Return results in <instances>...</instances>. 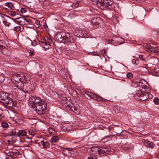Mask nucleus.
I'll use <instances>...</instances> for the list:
<instances>
[{"mask_svg": "<svg viewBox=\"0 0 159 159\" xmlns=\"http://www.w3.org/2000/svg\"><path fill=\"white\" fill-rule=\"evenodd\" d=\"M0 99L2 100V103L7 107H11L15 105V102L9 96V94L7 93L0 92Z\"/></svg>", "mask_w": 159, "mask_h": 159, "instance_id": "1", "label": "nucleus"}, {"mask_svg": "<svg viewBox=\"0 0 159 159\" xmlns=\"http://www.w3.org/2000/svg\"><path fill=\"white\" fill-rule=\"evenodd\" d=\"M103 1L102 0H92V2L93 4L98 7L101 8V7H105L107 9H109V1L108 0H105Z\"/></svg>", "mask_w": 159, "mask_h": 159, "instance_id": "2", "label": "nucleus"}, {"mask_svg": "<svg viewBox=\"0 0 159 159\" xmlns=\"http://www.w3.org/2000/svg\"><path fill=\"white\" fill-rule=\"evenodd\" d=\"M37 112H42L46 109L47 107V103L40 98V101L37 102L34 106Z\"/></svg>", "mask_w": 159, "mask_h": 159, "instance_id": "3", "label": "nucleus"}, {"mask_svg": "<svg viewBox=\"0 0 159 159\" xmlns=\"http://www.w3.org/2000/svg\"><path fill=\"white\" fill-rule=\"evenodd\" d=\"M52 42V39L49 38H45L44 41L40 42L39 44L42 46L45 50H48L51 48L50 43Z\"/></svg>", "mask_w": 159, "mask_h": 159, "instance_id": "4", "label": "nucleus"}, {"mask_svg": "<svg viewBox=\"0 0 159 159\" xmlns=\"http://www.w3.org/2000/svg\"><path fill=\"white\" fill-rule=\"evenodd\" d=\"M20 75L22 78V81H23L25 86H28L30 84L31 78L30 76L23 72H20Z\"/></svg>", "mask_w": 159, "mask_h": 159, "instance_id": "5", "label": "nucleus"}, {"mask_svg": "<svg viewBox=\"0 0 159 159\" xmlns=\"http://www.w3.org/2000/svg\"><path fill=\"white\" fill-rule=\"evenodd\" d=\"M9 46L4 41L0 40V52L4 54H7L8 52Z\"/></svg>", "mask_w": 159, "mask_h": 159, "instance_id": "6", "label": "nucleus"}, {"mask_svg": "<svg viewBox=\"0 0 159 159\" xmlns=\"http://www.w3.org/2000/svg\"><path fill=\"white\" fill-rule=\"evenodd\" d=\"M85 93L89 97L94 100L102 101H105V99L100 97L98 94H94L92 92H89L88 91H85Z\"/></svg>", "mask_w": 159, "mask_h": 159, "instance_id": "7", "label": "nucleus"}, {"mask_svg": "<svg viewBox=\"0 0 159 159\" xmlns=\"http://www.w3.org/2000/svg\"><path fill=\"white\" fill-rule=\"evenodd\" d=\"M145 47L147 49H148V52L159 54V47H153L149 44H146Z\"/></svg>", "mask_w": 159, "mask_h": 159, "instance_id": "8", "label": "nucleus"}, {"mask_svg": "<svg viewBox=\"0 0 159 159\" xmlns=\"http://www.w3.org/2000/svg\"><path fill=\"white\" fill-rule=\"evenodd\" d=\"M3 23L5 25L9 26L10 25V22L12 19V18L6 15H2L1 16Z\"/></svg>", "mask_w": 159, "mask_h": 159, "instance_id": "9", "label": "nucleus"}, {"mask_svg": "<svg viewBox=\"0 0 159 159\" xmlns=\"http://www.w3.org/2000/svg\"><path fill=\"white\" fill-rule=\"evenodd\" d=\"M136 95L139 98V99L142 101H144L148 98V92H142L141 91H138Z\"/></svg>", "mask_w": 159, "mask_h": 159, "instance_id": "10", "label": "nucleus"}, {"mask_svg": "<svg viewBox=\"0 0 159 159\" xmlns=\"http://www.w3.org/2000/svg\"><path fill=\"white\" fill-rule=\"evenodd\" d=\"M20 72L15 73L11 76V80L15 84L17 83V82L22 80V78L20 75Z\"/></svg>", "mask_w": 159, "mask_h": 159, "instance_id": "11", "label": "nucleus"}, {"mask_svg": "<svg viewBox=\"0 0 159 159\" xmlns=\"http://www.w3.org/2000/svg\"><path fill=\"white\" fill-rule=\"evenodd\" d=\"M39 101H40V98L35 96H31L30 97L29 100L30 103L33 105V106Z\"/></svg>", "mask_w": 159, "mask_h": 159, "instance_id": "12", "label": "nucleus"}, {"mask_svg": "<svg viewBox=\"0 0 159 159\" xmlns=\"http://www.w3.org/2000/svg\"><path fill=\"white\" fill-rule=\"evenodd\" d=\"M100 148L99 147H93L90 149V152L91 155L96 156L97 154H101Z\"/></svg>", "mask_w": 159, "mask_h": 159, "instance_id": "13", "label": "nucleus"}, {"mask_svg": "<svg viewBox=\"0 0 159 159\" xmlns=\"http://www.w3.org/2000/svg\"><path fill=\"white\" fill-rule=\"evenodd\" d=\"M91 22L93 24L95 25L94 27L98 28V25L102 22V20L99 17H94L91 20Z\"/></svg>", "mask_w": 159, "mask_h": 159, "instance_id": "14", "label": "nucleus"}, {"mask_svg": "<svg viewBox=\"0 0 159 159\" xmlns=\"http://www.w3.org/2000/svg\"><path fill=\"white\" fill-rule=\"evenodd\" d=\"M121 39V38L118 37H112L110 40V44H112L114 45H116L118 43L120 44L121 43L120 42V40Z\"/></svg>", "mask_w": 159, "mask_h": 159, "instance_id": "15", "label": "nucleus"}, {"mask_svg": "<svg viewBox=\"0 0 159 159\" xmlns=\"http://www.w3.org/2000/svg\"><path fill=\"white\" fill-rule=\"evenodd\" d=\"M89 33L88 31L85 29H80L77 34L78 36L80 37L86 36Z\"/></svg>", "mask_w": 159, "mask_h": 159, "instance_id": "16", "label": "nucleus"}, {"mask_svg": "<svg viewBox=\"0 0 159 159\" xmlns=\"http://www.w3.org/2000/svg\"><path fill=\"white\" fill-rule=\"evenodd\" d=\"M64 34V33L62 32L57 34L55 36V40L60 42H62L63 43Z\"/></svg>", "mask_w": 159, "mask_h": 159, "instance_id": "17", "label": "nucleus"}, {"mask_svg": "<svg viewBox=\"0 0 159 159\" xmlns=\"http://www.w3.org/2000/svg\"><path fill=\"white\" fill-rule=\"evenodd\" d=\"M63 39V43H70L71 42L70 36L69 33H64Z\"/></svg>", "mask_w": 159, "mask_h": 159, "instance_id": "18", "label": "nucleus"}, {"mask_svg": "<svg viewBox=\"0 0 159 159\" xmlns=\"http://www.w3.org/2000/svg\"><path fill=\"white\" fill-rule=\"evenodd\" d=\"M109 149L108 147H101L100 148L101 154L103 153L105 154V155L107 156L109 153Z\"/></svg>", "mask_w": 159, "mask_h": 159, "instance_id": "19", "label": "nucleus"}, {"mask_svg": "<svg viewBox=\"0 0 159 159\" xmlns=\"http://www.w3.org/2000/svg\"><path fill=\"white\" fill-rule=\"evenodd\" d=\"M40 143L42 145L43 148H48L50 146L49 143L43 139L41 140Z\"/></svg>", "mask_w": 159, "mask_h": 159, "instance_id": "20", "label": "nucleus"}, {"mask_svg": "<svg viewBox=\"0 0 159 159\" xmlns=\"http://www.w3.org/2000/svg\"><path fill=\"white\" fill-rule=\"evenodd\" d=\"M144 143L145 146L149 148H152L155 146V145L152 142H151L147 140L144 141Z\"/></svg>", "mask_w": 159, "mask_h": 159, "instance_id": "21", "label": "nucleus"}, {"mask_svg": "<svg viewBox=\"0 0 159 159\" xmlns=\"http://www.w3.org/2000/svg\"><path fill=\"white\" fill-rule=\"evenodd\" d=\"M116 126H118V128H114V127H110V130H112L113 129L117 134H121L123 131V130L121 129V128L119 127V126L118 125H116Z\"/></svg>", "mask_w": 159, "mask_h": 159, "instance_id": "22", "label": "nucleus"}, {"mask_svg": "<svg viewBox=\"0 0 159 159\" xmlns=\"http://www.w3.org/2000/svg\"><path fill=\"white\" fill-rule=\"evenodd\" d=\"M18 96L19 99L20 100L24 99L26 96V93L24 91H21L18 93Z\"/></svg>", "mask_w": 159, "mask_h": 159, "instance_id": "23", "label": "nucleus"}, {"mask_svg": "<svg viewBox=\"0 0 159 159\" xmlns=\"http://www.w3.org/2000/svg\"><path fill=\"white\" fill-rule=\"evenodd\" d=\"M24 82L23 81H22V80L19 81L17 83L15 84L16 85H17V87L19 89H22L24 86L25 85V83L24 84Z\"/></svg>", "mask_w": 159, "mask_h": 159, "instance_id": "24", "label": "nucleus"}, {"mask_svg": "<svg viewBox=\"0 0 159 159\" xmlns=\"http://www.w3.org/2000/svg\"><path fill=\"white\" fill-rule=\"evenodd\" d=\"M66 107L68 108V109L69 108L70 110L73 111H76L78 110V108L77 107L72 106L70 104H67L66 106Z\"/></svg>", "mask_w": 159, "mask_h": 159, "instance_id": "25", "label": "nucleus"}, {"mask_svg": "<svg viewBox=\"0 0 159 159\" xmlns=\"http://www.w3.org/2000/svg\"><path fill=\"white\" fill-rule=\"evenodd\" d=\"M27 132L24 130H19L18 132V136H25L26 135Z\"/></svg>", "mask_w": 159, "mask_h": 159, "instance_id": "26", "label": "nucleus"}, {"mask_svg": "<svg viewBox=\"0 0 159 159\" xmlns=\"http://www.w3.org/2000/svg\"><path fill=\"white\" fill-rule=\"evenodd\" d=\"M5 7H4V8L6 9H7V7H8V8H9L11 10H12L14 8V7L13 5L12 4V3L11 2L6 3L5 4Z\"/></svg>", "mask_w": 159, "mask_h": 159, "instance_id": "27", "label": "nucleus"}, {"mask_svg": "<svg viewBox=\"0 0 159 159\" xmlns=\"http://www.w3.org/2000/svg\"><path fill=\"white\" fill-rule=\"evenodd\" d=\"M147 89H148L147 87L143 84L141 88H139L137 93L138 91H141L142 92H145L146 91Z\"/></svg>", "mask_w": 159, "mask_h": 159, "instance_id": "28", "label": "nucleus"}, {"mask_svg": "<svg viewBox=\"0 0 159 159\" xmlns=\"http://www.w3.org/2000/svg\"><path fill=\"white\" fill-rule=\"evenodd\" d=\"M59 140L57 136H53L52 137L51 139V141L52 142L56 143Z\"/></svg>", "mask_w": 159, "mask_h": 159, "instance_id": "29", "label": "nucleus"}, {"mask_svg": "<svg viewBox=\"0 0 159 159\" xmlns=\"http://www.w3.org/2000/svg\"><path fill=\"white\" fill-rule=\"evenodd\" d=\"M101 53V55L103 56L105 58V59H107L106 56L108 58H109V57L107 56L106 51L105 50H102Z\"/></svg>", "mask_w": 159, "mask_h": 159, "instance_id": "30", "label": "nucleus"}, {"mask_svg": "<svg viewBox=\"0 0 159 159\" xmlns=\"http://www.w3.org/2000/svg\"><path fill=\"white\" fill-rule=\"evenodd\" d=\"M21 27L20 26H16L13 28L12 30L17 32L20 31L21 30Z\"/></svg>", "mask_w": 159, "mask_h": 159, "instance_id": "31", "label": "nucleus"}, {"mask_svg": "<svg viewBox=\"0 0 159 159\" xmlns=\"http://www.w3.org/2000/svg\"><path fill=\"white\" fill-rule=\"evenodd\" d=\"M109 140V136H107L103 138L101 140L102 142L103 143L106 142Z\"/></svg>", "mask_w": 159, "mask_h": 159, "instance_id": "32", "label": "nucleus"}, {"mask_svg": "<svg viewBox=\"0 0 159 159\" xmlns=\"http://www.w3.org/2000/svg\"><path fill=\"white\" fill-rule=\"evenodd\" d=\"M9 133L10 136H14L16 135V132L15 129H11Z\"/></svg>", "mask_w": 159, "mask_h": 159, "instance_id": "33", "label": "nucleus"}, {"mask_svg": "<svg viewBox=\"0 0 159 159\" xmlns=\"http://www.w3.org/2000/svg\"><path fill=\"white\" fill-rule=\"evenodd\" d=\"M126 76L128 78L131 79L133 77V75L132 73L128 72L126 74Z\"/></svg>", "mask_w": 159, "mask_h": 159, "instance_id": "34", "label": "nucleus"}, {"mask_svg": "<svg viewBox=\"0 0 159 159\" xmlns=\"http://www.w3.org/2000/svg\"><path fill=\"white\" fill-rule=\"evenodd\" d=\"M153 101L156 104L158 105L159 103V99L157 98H155Z\"/></svg>", "mask_w": 159, "mask_h": 159, "instance_id": "35", "label": "nucleus"}, {"mask_svg": "<svg viewBox=\"0 0 159 159\" xmlns=\"http://www.w3.org/2000/svg\"><path fill=\"white\" fill-rule=\"evenodd\" d=\"M16 19L17 20L16 21L19 23L21 22L22 21H23V20H25V19L22 17H17L16 18Z\"/></svg>", "mask_w": 159, "mask_h": 159, "instance_id": "36", "label": "nucleus"}, {"mask_svg": "<svg viewBox=\"0 0 159 159\" xmlns=\"http://www.w3.org/2000/svg\"><path fill=\"white\" fill-rule=\"evenodd\" d=\"M143 84L141 82H138L137 83V88L139 90V88H140L143 85Z\"/></svg>", "mask_w": 159, "mask_h": 159, "instance_id": "37", "label": "nucleus"}, {"mask_svg": "<svg viewBox=\"0 0 159 159\" xmlns=\"http://www.w3.org/2000/svg\"><path fill=\"white\" fill-rule=\"evenodd\" d=\"M4 81V77L3 75L0 74V84L2 83Z\"/></svg>", "mask_w": 159, "mask_h": 159, "instance_id": "38", "label": "nucleus"}, {"mask_svg": "<svg viewBox=\"0 0 159 159\" xmlns=\"http://www.w3.org/2000/svg\"><path fill=\"white\" fill-rule=\"evenodd\" d=\"M139 58L140 60H141L142 61H145V59L144 57V56L143 55H139Z\"/></svg>", "mask_w": 159, "mask_h": 159, "instance_id": "39", "label": "nucleus"}, {"mask_svg": "<svg viewBox=\"0 0 159 159\" xmlns=\"http://www.w3.org/2000/svg\"><path fill=\"white\" fill-rule=\"evenodd\" d=\"M2 126L4 128H7L8 127V125L7 123L3 122L2 124Z\"/></svg>", "mask_w": 159, "mask_h": 159, "instance_id": "40", "label": "nucleus"}, {"mask_svg": "<svg viewBox=\"0 0 159 159\" xmlns=\"http://www.w3.org/2000/svg\"><path fill=\"white\" fill-rule=\"evenodd\" d=\"M11 153L14 155H19V154L20 153V152L16 150L14 151V150H13L11 152Z\"/></svg>", "mask_w": 159, "mask_h": 159, "instance_id": "41", "label": "nucleus"}, {"mask_svg": "<svg viewBox=\"0 0 159 159\" xmlns=\"http://www.w3.org/2000/svg\"><path fill=\"white\" fill-rule=\"evenodd\" d=\"M79 5V2H77L76 3H73L72 4V7H74L75 8H77Z\"/></svg>", "mask_w": 159, "mask_h": 159, "instance_id": "42", "label": "nucleus"}, {"mask_svg": "<svg viewBox=\"0 0 159 159\" xmlns=\"http://www.w3.org/2000/svg\"><path fill=\"white\" fill-rule=\"evenodd\" d=\"M18 15V14H17L14 11H12L11 12L10 14V15L13 16H15L16 15Z\"/></svg>", "mask_w": 159, "mask_h": 159, "instance_id": "43", "label": "nucleus"}, {"mask_svg": "<svg viewBox=\"0 0 159 159\" xmlns=\"http://www.w3.org/2000/svg\"><path fill=\"white\" fill-rule=\"evenodd\" d=\"M115 152V150L114 148H110V154H111L112 155Z\"/></svg>", "mask_w": 159, "mask_h": 159, "instance_id": "44", "label": "nucleus"}, {"mask_svg": "<svg viewBox=\"0 0 159 159\" xmlns=\"http://www.w3.org/2000/svg\"><path fill=\"white\" fill-rule=\"evenodd\" d=\"M154 74L155 76H159V70L155 71L154 73Z\"/></svg>", "mask_w": 159, "mask_h": 159, "instance_id": "45", "label": "nucleus"}, {"mask_svg": "<svg viewBox=\"0 0 159 159\" xmlns=\"http://www.w3.org/2000/svg\"><path fill=\"white\" fill-rule=\"evenodd\" d=\"M26 11V10L24 8H21L20 12L22 13H25Z\"/></svg>", "mask_w": 159, "mask_h": 159, "instance_id": "46", "label": "nucleus"}, {"mask_svg": "<svg viewBox=\"0 0 159 159\" xmlns=\"http://www.w3.org/2000/svg\"><path fill=\"white\" fill-rule=\"evenodd\" d=\"M134 64H135L136 65H137L139 64V61L138 60H134Z\"/></svg>", "mask_w": 159, "mask_h": 159, "instance_id": "47", "label": "nucleus"}, {"mask_svg": "<svg viewBox=\"0 0 159 159\" xmlns=\"http://www.w3.org/2000/svg\"><path fill=\"white\" fill-rule=\"evenodd\" d=\"M113 2H112L111 0H110V6H111V7L112 8H113V7L112 5H113V6H114Z\"/></svg>", "mask_w": 159, "mask_h": 159, "instance_id": "48", "label": "nucleus"}, {"mask_svg": "<svg viewBox=\"0 0 159 159\" xmlns=\"http://www.w3.org/2000/svg\"><path fill=\"white\" fill-rule=\"evenodd\" d=\"M148 98H152V94H149L148 93Z\"/></svg>", "mask_w": 159, "mask_h": 159, "instance_id": "49", "label": "nucleus"}, {"mask_svg": "<svg viewBox=\"0 0 159 159\" xmlns=\"http://www.w3.org/2000/svg\"><path fill=\"white\" fill-rule=\"evenodd\" d=\"M97 157H95V158H93L92 157H89L88 158V159H97Z\"/></svg>", "mask_w": 159, "mask_h": 159, "instance_id": "50", "label": "nucleus"}, {"mask_svg": "<svg viewBox=\"0 0 159 159\" xmlns=\"http://www.w3.org/2000/svg\"><path fill=\"white\" fill-rule=\"evenodd\" d=\"M30 55V56H32L34 55V53L33 51H30L29 52Z\"/></svg>", "mask_w": 159, "mask_h": 159, "instance_id": "51", "label": "nucleus"}, {"mask_svg": "<svg viewBox=\"0 0 159 159\" xmlns=\"http://www.w3.org/2000/svg\"><path fill=\"white\" fill-rule=\"evenodd\" d=\"M40 2H43L45 1V0H39Z\"/></svg>", "mask_w": 159, "mask_h": 159, "instance_id": "52", "label": "nucleus"}, {"mask_svg": "<svg viewBox=\"0 0 159 159\" xmlns=\"http://www.w3.org/2000/svg\"><path fill=\"white\" fill-rule=\"evenodd\" d=\"M114 107L113 108V109L115 110V112H117V111H116V110H115V107Z\"/></svg>", "mask_w": 159, "mask_h": 159, "instance_id": "53", "label": "nucleus"}, {"mask_svg": "<svg viewBox=\"0 0 159 159\" xmlns=\"http://www.w3.org/2000/svg\"><path fill=\"white\" fill-rule=\"evenodd\" d=\"M29 134L30 135H32V134L30 133V130L29 131Z\"/></svg>", "mask_w": 159, "mask_h": 159, "instance_id": "54", "label": "nucleus"}, {"mask_svg": "<svg viewBox=\"0 0 159 159\" xmlns=\"http://www.w3.org/2000/svg\"><path fill=\"white\" fill-rule=\"evenodd\" d=\"M37 24H40V23H39V22H37Z\"/></svg>", "mask_w": 159, "mask_h": 159, "instance_id": "55", "label": "nucleus"}, {"mask_svg": "<svg viewBox=\"0 0 159 159\" xmlns=\"http://www.w3.org/2000/svg\"><path fill=\"white\" fill-rule=\"evenodd\" d=\"M27 20V22H29V20Z\"/></svg>", "mask_w": 159, "mask_h": 159, "instance_id": "56", "label": "nucleus"}, {"mask_svg": "<svg viewBox=\"0 0 159 159\" xmlns=\"http://www.w3.org/2000/svg\"><path fill=\"white\" fill-rule=\"evenodd\" d=\"M2 116V115H0V116Z\"/></svg>", "mask_w": 159, "mask_h": 159, "instance_id": "57", "label": "nucleus"}, {"mask_svg": "<svg viewBox=\"0 0 159 159\" xmlns=\"http://www.w3.org/2000/svg\"><path fill=\"white\" fill-rule=\"evenodd\" d=\"M111 68H112V66H111Z\"/></svg>", "mask_w": 159, "mask_h": 159, "instance_id": "58", "label": "nucleus"}, {"mask_svg": "<svg viewBox=\"0 0 159 159\" xmlns=\"http://www.w3.org/2000/svg\"><path fill=\"white\" fill-rule=\"evenodd\" d=\"M109 41H108V43H109Z\"/></svg>", "mask_w": 159, "mask_h": 159, "instance_id": "59", "label": "nucleus"}, {"mask_svg": "<svg viewBox=\"0 0 159 159\" xmlns=\"http://www.w3.org/2000/svg\"><path fill=\"white\" fill-rule=\"evenodd\" d=\"M110 10H111V7H110Z\"/></svg>", "mask_w": 159, "mask_h": 159, "instance_id": "60", "label": "nucleus"}]
</instances>
